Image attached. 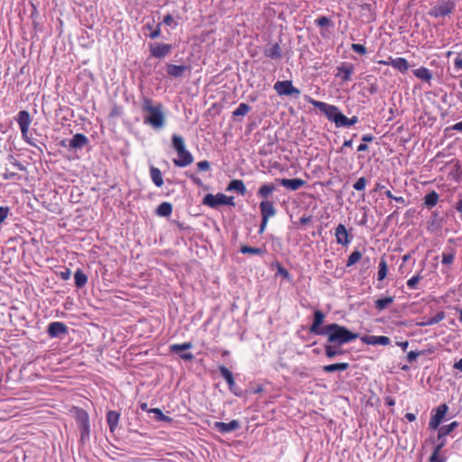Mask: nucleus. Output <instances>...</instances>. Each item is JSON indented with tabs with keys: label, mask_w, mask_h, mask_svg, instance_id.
I'll use <instances>...</instances> for the list:
<instances>
[{
	"label": "nucleus",
	"mask_w": 462,
	"mask_h": 462,
	"mask_svg": "<svg viewBox=\"0 0 462 462\" xmlns=\"http://www.w3.org/2000/svg\"><path fill=\"white\" fill-rule=\"evenodd\" d=\"M213 428L221 433H228L240 429V422L236 420H233L228 423L222 421H216Z\"/></svg>",
	"instance_id": "16"
},
{
	"label": "nucleus",
	"mask_w": 462,
	"mask_h": 462,
	"mask_svg": "<svg viewBox=\"0 0 462 462\" xmlns=\"http://www.w3.org/2000/svg\"><path fill=\"white\" fill-rule=\"evenodd\" d=\"M188 70H190V67L186 65L167 64L166 66L167 75L173 79L181 78Z\"/></svg>",
	"instance_id": "18"
},
{
	"label": "nucleus",
	"mask_w": 462,
	"mask_h": 462,
	"mask_svg": "<svg viewBox=\"0 0 462 462\" xmlns=\"http://www.w3.org/2000/svg\"><path fill=\"white\" fill-rule=\"evenodd\" d=\"M185 175L189 178L194 184H196L199 187H204L205 189H208V186H204L202 180L200 178L197 177L194 173H190L189 171L185 172Z\"/></svg>",
	"instance_id": "49"
},
{
	"label": "nucleus",
	"mask_w": 462,
	"mask_h": 462,
	"mask_svg": "<svg viewBox=\"0 0 462 462\" xmlns=\"http://www.w3.org/2000/svg\"><path fill=\"white\" fill-rule=\"evenodd\" d=\"M172 212V205L170 202H162L161 203L156 210L155 213L160 217H169Z\"/></svg>",
	"instance_id": "34"
},
{
	"label": "nucleus",
	"mask_w": 462,
	"mask_h": 462,
	"mask_svg": "<svg viewBox=\"0 0 462 462\" xmlns=\"http://www.w3.org/2000/svg\"><path fill=\"white\" fill-rule=\"evenodd\" d=\"M361 340L367 345H382L387 346L390 344L391 340L386 336H363Z\"/></svg>",
	"instance_id": "22"
},
{
	"label": "nucleus",
	"mask_w": 462,
	"mask_h": 462,
	"mask_svg": "<svg viewBox=\"0 0 462 462\" xmlns=\"http://www.w3.org/2000/svg\"><path fill=\"white\" fill-rule=\"evenodd\" d=\"M152 103V100L148 97H143V99L142 110L145 113L144 124L151 125L154 129H160L165 125L163 106L162 103L153 106Z\"/></svg>",
	"instance_id": "3"
},
{
	"label": "nucleus",
	"mask_w": 462,
	"mask_h": 462,
	"mask_svg": "<svg viewBox=\"0 0 462 462\" xmlns=\"http://www.w3.org/2000/svg\"><path fill=\"white\" fill-rule=\"evenodd\" d=\"M336 346H337L328 343V342L324 345L325 355L327 357H328L330 359L336 357V355H335Z\"/></svg>",
	"instance_id": "46"
},
{
	"label": "nucleus",
	"mask_w": 462,
	"mask_h": 462,
	"mask_svg": "<svg viewBox=\"0 0 462 462\" xmlns=\"http://www.w3.org/2000/svg\"><path fill=\"white\" fill-rule=\"evenodd\" d=\"M357 136V134H354L352 135V138L349 140H345L342 146L337 150V152H344L345 148L352 147L353 145V139Z\"/></svg>",
	"instance_id": "54"
},
{
	"label": "nucleus",
	"mask_w": 462,
	"mask_h": 462,
	"mask_svg": "<svg viewBox=\"0 0 462 462\" xmlns=\"http://www.w3.org/2000/svg\"><path fill=\"white\" fill-rule=\"evenodd\" d=\"M394 300L393 296H388L384 298L378 299L374 301V307L378 311H382L388 308L390 304H392Z\"/></svg>",
	"instance_id": "36"
},
{
	"label": "nucleus",
	"mask_w": 462,
	"mask_h": 462,
	"mask_svg": "<svg viewBox=\"0 0 462 462\" xmlns=\"http://www.w3.org/2000/svg\"><path fill=\"white\" fill-rule=\"evenodd\" d=\"M9 159L12 160V163L14 167H16L18 170L22 171H26V167L22 164L19 161H17L13 155H10L9 156Z\"/></svg>",
	"instance_id": "62"
},
{
	"label": "nucleus",
	"mask_w": 462,
	"mask_h": 462,
	"mask_svg": "<svg viewBox=\"0 0 462 462\" xmlns=\"http://www.w3.org/2000/svg\"><path fill=\"white\" fill-rule=\"evenodd\" d=\"M171 146L175 150L177 154H179L180 152H181L184 150H186V146H185V143H184L183 138L180 135H178V134H173L172 135V137H171Z\"/></svg>",
	"instance_id": "31"
},
{
	"label": "nucleus",
	"mask_w": 462,
	"mask_h": 462,
	"mask_svg": "<svg viewBox=\"0 0 462 462\" xmlns=\"http://www.w3.org/2000/svg\"><path fill=\"white\" fill-rule=\"evenodd\" d=\"M197 167H198L199 171H208L210 168V163H209V162H208L206 160L200 161L197 163Z\"/></svg>",
	"instance_id": "61"
},
{
	"label": "nucleus",
	"mask_w": 462,
	"mask_h": 462,
	"mask_svg": "<svg viewBox=\"0 0 462 462\" xmlns=\"http://www.w3.org/2000/svg\"><path fill=\"white\" fill-rule=\"evenodd\" d=\"M456 9V4L452 0H438L428 14L434 18H441L451 14Z\"/></svg>",
	"instance_id": "6"
},
{
	"label": "nucleus",
	"mask_w": 462,
	"mask_h": 462,
	"mask_svg": "<svg viewBox=\"0 0 462 462\" xmlns=\"http://www.w3.org/2000/svg\"><path fill=\"white\" fill-rule=\"evenodd\" d=\"M454 69L458 72L462 70V53H457L454 60Z\"/></svg>",
	"instance_id": "52"
},
{
	"label": "nucleus",
	"mask_w": 462,
	"mask_h": 462,
	"mask_svg": "<svg viewBox=\"0 0 462 462\" xmlns=\"http://www.w3.org/2000/svg\"><path fill=\"white\" fill-rule=\"evenodd\" d=\"M251 110V106L246 103H240L237 108L233 112V117L245 116Z\"/></svg>",
	"instance_id": "41"
},
{
	"label": "nucleus",
	"mask_w": 462,
	"mask_h": 462,
	"mask_svg": "<svg viewBox=\"0 0 462 462\" xmlns=\"http://www.w3.org/2000/svg\"><path fill=\"white\" fill-rule=\"evenodd\" d=\"M202 204L211 208H217L220 206H223L222 193H217L216 195L211 193L206 194L203 198Z\"/></svg>",
	"instance_id": "20"
},
{
	"label": "nucleus",
	"mask_w": 462,
	"mask_h": 462,
	"mask_svg": "<svg viewBox=\"0 0 462 462\" xmlns=\"http://www.w3.org/2000/svg\"><path fill=\"white\" fill-rule=\"evenodd\" d=\"M315 23L319 27H328L332 25V21L327 16H320L315 20Z\"/></svg>",
	"instance_id": "48"
},
{
	"label": "nucleus",
	"mask_w": 462,
	"mask_h": 462,
	"mask_svg": "<svg viewBox=\"0 0 462 462\" xmlns=\"http://www.w3.org/2000/svg\"><path fill=\"white\" fill-rule=\"evenodd\" d=\"M47 332L51 337H60L69 333V328L63 322L54 321L49 324Z\"/></svg>",
	"instance_id": "13"
},
{
	"label": "nucleus",
	"mask_w": 462,
	"mask_h": 462,
	"mask_svg": "<svg viewBox=\"0 0 462 462\" xmlns=\"http://www.w3.org/2000/svg\"><path fill=\"white\" fill-rule=\"evenodd\" d=\"M448 410V407L446 403L440 404L436 409L435 413L431 416L430 420V430H437L439 429V425L444 419L447 411Z\"/></svg>",
	"instance_id": "12"
},
{
	"label": "nucleus",
	"mask_w": 462,
	"mask_h": 462,
	"mask_svg": "<svg viewBox=\"0 0 462 462\" xmlns=\"http://www.w3.org/2000/svg\"><path fill=\"white\" fill-rule=\"evenodd\" d=\"M162 23H157L156 28L154 29V32H150L149 37L151 39H157L161 36V32H162L161 26Z\"/></svg>",
	"instance_id": "58"
},
{
	"label": "nucleus",
	"mask_w": 462,
	"mask_h": 462,
	"mask_svg": "<svg viewBox=\"0 0 462 462\" xmlns=\"http://www.w3.org/2000/svg\"><path fill=\"white\" fill-rule=\"evenodd\" d=\"M322 336L327 337L328 343L337 346H342L359 337L358 333L352 332L346 327L337 323L327 324Z\"/></svg>",
	"instance_id": "2"
},
{
	"label": "nucleus",
	"mask_w": 462,
	"mask_h": 462,
	"mask_svg": "<svg viewBox=\"0 0 462 462\" xmlns=\"http://www.w3.org/2000/svg\"><path fill=\"white\" fill-rule=\"evenodd\" d=\"M361 268L360 273H365L366 271L372 267V265L375 263V259H371L368 256L362 257L361 259Z\"/></svg>",
	"instance_id": "44"
},
{
	"label": "nucleus",
	"mask_w": 462,
	"mask_h": 462,
	"mask_svg": "<svg viewBox=\"0 0 462 462\" xmlns=\"http://www.w3.org/2000/svg\"><path fill=\"white\" fill-rule=\"evenodd\" d=\"M218 371L221 376L226 381H230L234 377L232 372L225 365H219Z\"/></svg>",
	"instance_id": "47"
},
{
	"label": "nucleus",
	"mask_w": 462,
	"mask_h": 462,
	"mask_svg": "<svg viewBox=\"0 0 462 462\" xmlns=\"http://www.w3.org/2000/svg\"><path fill=\"white\" fill-rule=\"evenodd\" d=\"M149 413H153L154 418L157 421H165V422H171L172 421V419L169 416H166L163 414L161 409L159 408H152L149 410Z\"/></svg>",
	"instance_id": "40"
},
{
	"label": "nucleus",
	"mask_w": 462,
	"mask_h": 462,
	"mask_svg": "<svg viewBox=\"0 0 462 462\" xmlns=\"http://www.w3.org/2000/svg\"><path fill=\"white\" fill-rule=\"evenodd\" d=\"M421 276L417 274L407 281V285L411 289H414L418 282L420 281Z\"/></svg>",
	"instance_id": "55"
},
{
	"label": "nucleus",
	"mask_w": 462,
	"mask_h": 462,
	"mask_svg": "<svg viewBox=\"0 0 462 462\" xmlns=\"http://www.w3.org/2000/svg\"><path fill=\"white\" fill-rule=\"evenodd\" d=\"M423 354H424V352L410 351L407 355V360L409 363H412V362L416 361L417 357L420 355H423Z\"/></svg>",
	"instance_id": "60"
},
{
	"label": "nucleus",
	"mask_w": 462,
	"mask_h": 462,
	"mask_svg": "<svg viewBox=\"0 0 462 462\" xmlns=\"http://www.w3.org/2000/svg\"><path fill=\"white\" fill-rule=\"evenodd\" d=\"M74 280L75 286L79 289H81L86 285L88 282V276L87 274L84 273V272L81 269H78L74 273Z\"/></svg>",
	"instance_id": "35"
},
{
	"label": "nucleus",
	"mask_w": 462,
	"mask_h": 462,
	"mask_svg": "<svg viewBox=\"0 0 462 462\" xmlns=\"http://www.w3.org/2000/svg\"><path fill=\"white\" fill-rule=\"evenodd\" d=\"M276 181H278L282 187L291 189V190H297L303 187L306 184V181L301 179H276Z\"/></svg>",
	"instance_id": "19"
},
{
	"label": "nucleus",
	"mask_w": 462,
	"mask_h": 462,
	"mask_svg": "<svg viewBox=\"0 0 462 462\" xmlns=\"http://www.w3.org/2000/svg\"><path fill=\"white\" fill-rule=\"evenodd\" d=\"M349 367L347 363H335L322 366V370L326 373H334L337 371H346Z\"/></svg>",
	"instance_id": "32"
},
{
	"label": "nucleus",
	"mask_w": 462,
	"mask_h": 462,
	"mask_svg": "<svg viewBox=\"0 0 462 462\" xmlns=\"http://www.w3.org/2000/svg\"><path fill=\"white\" fill-rule=\"evenodd\" d=\"M277 271L278 273L281 274L283 278L288 279L290 277V273L287 269H285L280 263H277Z\"/></svg>",
	"instance_id": "59"
},
{
	"label": "nucleus",
	"mask_w": 462,
	"mask_h": 462,
	"mask_svg": "<svg viewBox=\"0 0 462 462\" xmlns=\"http://www.w3.org/2000/svg\"><path fill=\"white\" fill-rule=\"evenodd\" d=\"M309 103H310L313 106L318 108L321 113H323L326 117L333 122L336 127H349L356 125L358 122V117L356 116H352L351 118H347L337 106L334 105H330L322 101H318L312 99L310 97H306Z\"/></svg>",
	"instance_id": "1"
},
{
	"label": "nucleus",
	"mask_w": 462,
	"mask_h": 462,
	"mask_svg": "<svg viewBox=\"0 0 462 462\" xmlns=\"http://www.w3.org/2000/svg\"><path fill=\"white\" fill-rule=\"evenodd\" d=\"M458 427L457 421H452L448 425L441 426L438 431V444L435 446L432 454L429 458V462H446V457H439V453L441 449L446 445V439L448 435H449L456 428Z\"/></svg>",
	"instance_id": "4"
},
{
	"label": "nucleus",
	"mask_w": 462,
	"mask_h": 462,
	"mask_svg": "<svg viewBox=\"0 0 462 462\" xmlns=\"http://www.w3.org/2000/svg\"><path fill=\"white\" fill-rule=\"evenodd\" d=\"M172 48L173 47L171 44L162 42H154L149 44V51L151 56L157 59H162L169 55L172 51Z\"/></svg>",
	"instance_id": "10"
},
{
	"label": "nucleus",
	"mask_w": 462,
	"mask_h": 462,
	"mask_svg": "<svg viewBox=\"0 0 462 462\" xmlns=\"http://www.w3.org/2000/svg\"><path fill=\"white\" fill-rule=\"evenodd\" d=\"M226 190L228 191H236L241 195H245L246 192V188L243 180H233L229 182Z\"/></svg>",
	"instance_id": "28"
},
{
	"label": "nucleus",
	"mask_w": 462,
	"mask_h": 462,
	"mask_svg": "<svg viewBox=\"0 0 462 462\" xmlns=\"http://www.w3.org/2000/svg\"><path fill=\"white\" fill-rule=\"evenodd\" d=\"M337 243L342 245H347L350 243L349 233L345 225L339 224L335 232Z\"/></svg>",
	"instance_id": "23"
},
{
	"label": "nucleus",
	"mask_w": 462,
	"mask_h": 462,
	"mask_svg": "<svg viewBox=\"0 0 462 462\" xmlns=\"http://www.w3.org/2000/svg\"><path fill=\"white\" fill-rule=\"evenodd\" d=\"M324 319L325 314L319 310H315L313 312V321L309 329L310 333L322 336L326 329V325L322 326Z\"/></svg>",
	"instance_id": "11"
},
{
	"label": "nucleus",
	"mask_w": 462,
	"mask_h": 462,
	"mask_svg": "<svg viewBox=\"0 0 462 462\" xmlns=\"http://www.w3.org/2000/svg\"><path fill=\"white\" fill-rule=\"evenodd\" d=\"M223 206H235L234 197H227L222 193Z\"/></svg>",
	"instance_id": "63"
},
{
	"label": "nucleus",
	"mask_w": 462,
	"mask_h": 462,
	"mask_svg": "<svg viewBox=\"0 0 462 462\" xmlns=\"http://www.w3.org/2000/svg\"><path fill=\"white\" fill-rule=\"evenodd\" d=\"M264 55L273 60H280L282 58V50L278 42L271 45L264 50Z\"/></svg>",
	"instance_id": "26"
},
{
	"label": "nucleus",
	"mask_w": 462,
	"mask_h": 462,
	"mask_svg": "<svg viewBox=\"0 0 462 462\" xmlns=\"http://www.w3.org/2000/svg\"><path fill=\"white\" fill-rule=\"evenodd\" d=\"M380 64L392 66L395 69L399 70L402 73L406 72L409 69V63L404 58H389V60H380Z\"/></svg>",
	"instance_id": "15"
},
{
	"label": "nucleus",
	"mask_w": 462,
	"mask_h": 462,
	"mask_svg": "<svg viewBox=\"0 0 462 462\" xmlns=\"http://www.w3.org/2000/svg\"><path fill=\"white\" fill-rule=\"evenodd\" d=\"M413 74L418 79L426 82H430V79H432V73L429 69L425 67H420L419 69H414Z\"/></svg>",
	"instance_id": "30"
},
{
	"label": "nucleus",
	"mask_w": 462,
	"mask_h": 462,
	"mask_svg": "<svg viewBox=\"0 0 462 462\" xmlns=\"http://www.w3.org/2000/svg\"><path fill=\"white\" fill-rule=\"evenodd\" d=\"M120 419V413L116 411H109L106 413V422L111 432H115Z\"/></svg>",
	"instance_id": "24"
},
{
	"label": "nucleus",
	"mask_w": 462,
	"mask_h": 462,
	"mask_svg": "<svg viewBox=\"0 0 462 462\" xmlns=\"http://www.w3.org/2000/svg\"><path fill=\"white\" fill-rule=\"evenodd\" d=\"M228 388L232 393H234L237 397H242L245 395V393L242 391L235 383L234 377L230 379V381H226Z\"/></svg>",
	"instance_id": "42"
},
{
	"label": "nucleus",
	"mask_w": 462,
	"mask_h": 462,
	"mask_svg": "<svg viewBox=\"0 0 462 462\" xmlns=\"http://www.w3.org/2000/svg\"><path fill=\"white\" fill-rule=\"evenodd\" d=\"M8 207H0V225L6 219L9 214Z\"/></svg>",
	"instance_id": "56"
},
{
	"label": "nucleus",
	"mask_w": 462,
	"mask_h": 462,
	"mask_svg": "<svg viewBox=\"0 0 462 462\" xmlns=\"http://www.w3.org/2000/svg\"><path fill=\"white\" fill-rule=\"evenodd\" d=\"M150 176L156 187H162L163 185V178L160 169L154 166H151Z\"/></svg>",
	"instance_id": "29"
},
{
	"label": "nucleus",
	"mask_w": 462,
	"mask_h": 462,
	"mask_svg": "<svg viewBox=\"0 0 462 462\" xmlns=\"http://www.w3.org/2000/svg\"><path fill=\"white\" fill-rule=\"evenodd\" d=\"M16 122L19 125L23 139L30 145L35 146L34 143L28 136L29 126L32 123L30 113L26 110H21L17 114Z\"/></svg>",
	"instance_id": "7"
},
{
	"label": "nucleus",
	"mask_w": 462,
	"mask_h": 462,
	"mask_svg": "<svg viewBox=\"0 0 462 462\" xmlns=\"http://www.w3.org/2000/svg\"><path fill=\"white\" fill-rule=\"evenodd\" d=\"M88 137L80 133H78L72 136L71 139H64L60 142V145L69 149H82L88 143Z\"/></svg>",
	"instance_id": "9"
},
{
	"label": "nucleus",
	"mask_w": 462,
	"mask_h": 462,
	"mask_svg": "<svg viewBox=\"0 0 462 462\" xmlns=\"http://www.w3.org/2000/svg\"><path fill=\"white\" fill-rule=\"evenodd\" d=\"M387 272H388L387 262L383 257V258H381V261L379 263V269H378V273H377V280L380 281V282L383 281L386 277Z\"/></svg>",
	"instance_id": "39"
},
{
	"label": "nucleus",
	"mask_w": 462,
	"mask_h": 462,
	"mask_svg": "<svg viewBox=\"0 0 462 462\" xmlns=\"http://www.w3.org/2000/svg\"><path fill=\"white\" fill-rule=\"evenodd\" d=\"M273 88L279 96L299 97L300 94V90L292 85L291 80H278L275 82Z\"/></svg>",
	"instance_id": "8"
},
{
	"label": "nucleus",
	"mask_w": 462,
	"mask_h": 462,
	"mask_svg": "<svg viewBox=\"0 0 462 462\" xmlns=\"http://www.w3.org/2000/svg\"><path fill=\"white\" fill-rule=\"evenodd\" d=\"M262 218L268 219L276 214L273 202L270 200H262L259 205Z\"/></svg>",
	"instance_id": "17"
},
{
	"label": "nucleus",
	"mask_w": 462,
	"mask_h": 462,
	"mask_svg": "<svg viewBox=\"0 0 462 462\" xmlns=\"http://www.w3.org/2000/svg\"><path fill=\"white\" fill-rule=\"evenodd\" d=\"M354 68L352 65H345L337 67V73L336 77L340 78L343 81H348L351 79V74L353 73Z\"/></svg>",
	"instance_id": "25"
},
{
	"label": "nucleus",
	"mask_w": 462,
	"mask_h": 462,
	"mask_svg": "<svg viewBox=\"0 0 462 462\" xmlns=\"http://www.w3.org/2000/svg\"><path fill=\"white\" fill-rule=\"evenodd\" d=\"M3 179L5 180H13V179L20 180L21 177L15 172L6 171L3 174Z\"/></svg>",
	"instance_id": "64"
},
{
	"label": "nucleus",
	"mask_w": 462,
	"mask_h": 462,
	"mask_svg": "<svg viewBox=\"0 0 462 462\" xmlns=\"http://www.w3.org/2000/svg\"><path fill=\"white\" fill-rule=\"evenodd\" d=\"M361 259H362V253L358 250H355L348 256V259L346 261V266L350 267V266L356 264L357 262L361 261Z\"/></svg>",
	"instance_id": "43"
},
{
	"label": "nucleus",
	"mask_w": 462,
	"mask_h": 462,
	"mask_svg": "<svg viewBox=\"0 0 462 462\" xmlns=\"http://www.w3.org/2000/svg\"><path fill=\"white\" fill-rule=\"evenodd\" d=\"M292 374H295V375L300 376V378H308V377H310V374L307 372V368L306 367L295 368L292 371Z\"/></svg>",
	"instance_id": "53"
},
{
	"label": "nucleus",
	"mask_w": 462,
	"mask_h": 462,
	"mask_svg": "<svg viewBox=\"0 0 462 462\" xmlns=\"http://www.w3.org/2000/svg\"><path fill=\"white\" fill-rule=\"evenodd\" d=\"M446 317V314L443 310L439 311L434 317L429 319L426 321H421L418 323V326L420 327H426V326H431L439 323L441 320H443Z\"/></svg>",
	"instance_id": "33"
},
{
	"label": "nucleus",
	"mask_w": 462,
	"mask_h": 462,
	"mask_svg": "<svg viewBox=\"0 0 462 462\" xmlns=\"http://www.w3.org/2000/svg\"><path fill=\"white\" fill-rule=\"evenodd\" d=\"M441 256V263L443 264H451L455 258V250L453 248H449V252H444Z\"/></svg>",
	"instance_id": "45"
},
{
	"label": "nucleus",
	"mask_w": 462,
	"mask_h": 462,
	"mask_svg": "<svg viewBox=\"0 0 462 462\" xmlns=\"http://www.w3.org/2000/svg\"><path fill=\"white\" fill-rule=\"evenodd\" d=\"M193 346L191 342H185L183 344H173L170 346L171 352L179 354L180 357L185 361H190L194 358V356L189 353H181L184 350L190 349Z\"/></svg>",
	"instance_id": "14"
},
{
	"label": "nucleus",
	"mask_w": 462,
	"mask_h": 462,
	"mask_svg": "<svg viewBox=\"0 0 462 462\" xmlns=\"http://www.w3.org/2000/svg\"><path fill=\"white\" fill-rule=\"evenodd\" d=\"M366 179L365 177H360L353 185V188L357 190L361 191L364 190L366 185Z\"/></svg>",
	"instance_id": "50"
},
{
	"label": "nucleus",
	"mask_w": 462,
	"mask_h": 462,
	"mask_svg": "<svg viewBox=\"0 0 462 462\" xmlns=\"http://www.w3.org/2000/svg\"><path fill=\"white\" fill-rule=\"evenodd\" d=\"M351 49L355 52H356L358 54H361V55H364V54H365L367 52V50H366L365 46L363 45V44H360V43H352Z\"/></svg>",
	"instance_id": "51"
},
{
	"label": "nucleus",
	"mask_w": 462,
	"mask_h": 462,
	"mask_svg": "<svg viewBox=\"0 0 462 462\" xmlns=\"http://www.w3.org/2000/svg\"><path fill=\"white\" fill-rule=\"evenodd\" d=\"M193 161V155L188 150H184L178 154L177 159H173V163L177 167L184 168L191 164Z\"/></svg>",
	"instance_id": "21"
},
{
	"label": "nucleus",
	"mask_w": 462,
	"mask_h": 462,
	"mask_svg": "<svg viewBox=\"0 0 462 462\" xmlns=\"http://www.w3.org/2000/svg\"><path fill=\"white\" fill-rule=\"evenodd\" d=\"M70 411L74 414L76 422L80 431V442L85 444L89 440L90 423L88 413L82 408L73 406Z\"/></svg>",
	"instance_id": "5"
},
{
	"label": "nucleus",
	"mask_w": 462,
	"mask_h": 462,
	"mask_svg": "<svg viewBox=\"0 0 462 462\" xmlns=\"http://www.w3.org/2000/svg\"><path fill=\"white\" fill-rule=\"evenodd\" d=\"M240 252L244 254L263 255L265 254V249L261 247H252L245 245L240 247Z\"/></svg>",
	"instance_id": "37"
},
{
	"label": "nucleus",
	"mask_w": 462,
	"mask_h": 462,
	"mask_svg": "<svg viewBox=\"0 0 462 462\" xmlns=\"http://www.w3.org/2000/svg\"><path fill=\"white\" fill-rule=\"evenodd\" d=\"M275 189L276 187L273 183L263 184L259 188L257 196L263 199V200H268L269 197Z\"/></svg>",
	"instance_id": "27"
},
{
	"label": "nucleus",
	"mask_w": 462,
	"mask_h": 462,
	"mask_svg": "<svg viewBox=\"0 0 462 462\" xmlns=\"http://www.w3.org/2000/svg\"><path fill=\"white\" fill-rule=\"evenodd\" d=\"M439 200V194L436 191H431L424 197V204L428 208L436 206Z\"/></svg>",
	"instance_id": "38"
},
{
	"label": "nucleus",
	"mask_w": 462,
	"mask_h": 462,
	"mask_svg": "<svg viewBox=\"0 0 462 462\" xmlns=\"http://www.w3.org/2000/svg\"><path fill=\"white\" fill-rule=\"evenodd\" d=\"M162 23H157L156 28L154 29V32H150L149 37L151 39H157L161 36V32H162L161 26Z\"/></svg>",
	"instance_id": "57"
}]
</instances>
